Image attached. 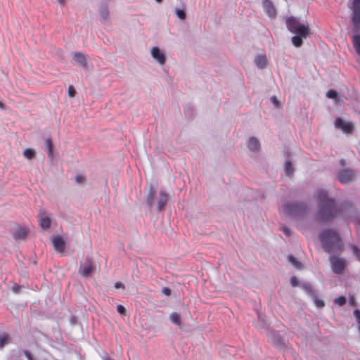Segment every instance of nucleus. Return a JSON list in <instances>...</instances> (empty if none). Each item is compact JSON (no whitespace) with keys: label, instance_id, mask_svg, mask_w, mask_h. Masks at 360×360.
Listing matches in <instances>:
<instances>
[{"label":"nucleus","instance_id":"nucleus-1","mask_svg":"<svg viewBox=\"0 0 360 360\" xmlns=\"http://www.w3.org/2000/svg\"><path fill=\"white\" fill-rule=\"evenodd\" d=\"M317 200L319 201L318 221L319 222L331 221L338 212L335 200L328 197V192L325 190L319 191Z\"/></svg>","mask_w":360,"mask_h":360},{"label":"nucleus","instance_id":"nucleus-2","mask_svg":"<svg viewBox=\"0 0 360 360\" xmlns=\"http://www.w3.org/2000/svg\"><path fill=\"white\" fill-rule=\"evenodd\" d=\"M319 238L325 252L331 255H338L342 252L343 243L337 231L326 229L319 234Z\"/></svg>","mask_w":360,"mask_h":360},{"label":"nucleus","instance_id":"nucleus-3","mask_svg":"<svg viewBox=\"0 0 360 360\" xmlns=\"http://www.w3.org/2000/svg\"><path fill=\"white\" fill-rule=\"evenodd\" d=\"M286 26L290 32L295 34L292 37V43L295 47H300L302 45L303 39H306L311 34L309 25L307 23H300L293 16L286 20Z\"/></svg>","mask_w":360,"mask_h":360},{"label":"nucleus","instance_id":"nucleus-4","mask_svg":"<svg viewBox=\"0 0 360 360\" xmlns=\"http://www.w3.org/2000/svg\"><path fill=\"white\" fill-rule=\"evenodd\" d=\"M284 212L295 219L304 217L309 211L306 202L300 201H290L286 202L283 206Z\"/></svg>","mask_w":360,"mask_h":360},{"label":"nucleus","instance_id":"nucleus-5","mask_svg":"<svg viewBox=\"0 0 360 360\" xmlns=\"http://www.w3.org/2000/svg\"><path fill=\"white\" fill-rule=\"evenodd\" d=\"M353 17L352 22L354 25L355 30H359L360 27V0H353Z\"/></svg>","mask_w":360,"mask_h":360},{"label":"nucleus","instance_id":"nucleus-6","mask_svg":"<svg viewBox=\"0 0 360 360\" xmlns=\"http://www.w3.org/2000/svg\"><path fill=\"white\" fill-rule=\"evenodd\" d=\"M329 260L331 264L332 270L337 274H342L345 267V263L344 260L337 258L335 256H330Z\"/></svg>","mask_w":360,"mask_h":360},{"label":"nucleus","instance_id":"nucleus-7","mask_svg":"<svg viewBox=\"0 0 360 360\" xmlns=\"http://www.w3.org/2000/svg\"><path fill=\"white\" fill-rule=\"evenodd\" d=\"M335 127L340 129L345 134H352L354 131V124L350 122H345L341 118H336L335 120Z\"/></svg>","mask_w":360,"mask_h":360},{"label":"nucleus","instance_id":"nucleus-8","mask_svg":"<svg viewBox=\"0 0 360 360\" xmlns=\"http://www.w3.org/2000/svg\"><path fill=\"white\" fill-rule=\"evenodd\" d=\"M354 177V172L352 169H342L337 174V179L343 184H349Z\"/></svg>","mask_w":360,"mask_h":360},{"label":"nucleus","instance_id":"nucleus-9","mask_svg":"<svg viewBox=\"0 0 360 360\" xmlns=\"http://www.w3.org/2000/svg\"><path fill=\"white\" fill-rule=\"evenodd\" d=\"M72 60L80 65L83 68H87V56L84 53L79 51H76L72 53Z\"/></svg>","mask_w":360,"mask_h":360},{"label":"nucleus","instance_id":"nucleus-10","mask_svg":"<svg viewBox=\"0 0 360 360\" xmlns=\"http://www.w3.org/2000/svg\"><path fill=\"white\" fill-rule=\"evenodd\" d=\"M264 10L266 15L271 18H275L276 17V11L273 3L270 0H264L262 2Z\"/></svg>","mask_w":360,"mask_h":360},{"label":"nucleus","instance_id":"nucleus-11","mask_svg":"<svg viewBox=\"0 0 360 360\" xmlns=\"http://www.w3.org/2000/svg\"><path fill=\"white\" fill-rule=\"evenodd\" d=\"M151 56L155 59L160 65H164L166 62V58L165 54L161 52L160 49L157 46H154L151 49Z\"/></svg>","mask_w":360,"mask_h":360},{"label":"nucleus","instance_id":"nucleus-12","mask_svg":"<svg viewBox=\"0 0 360 360\" xmlns=\"http://www.w3.org/2000/svg\"><path fill=\"white\" fill-rule=\"evenodd\" d=\"M93 269L94 266L92 262L88 259L85 261L84 266L80 267L79 273L83 277L87 278L91 276Z\"/></svg>","mask_w":360,"mask_h":360},{"label":"nucleus","instance_id":"nucleus-13","mask_svg":"<svg viewBox=\"0 0 360 360\" xmlns=\"http://www.w3.org/2000/svg\"><path fill=\"white\" fill-rule=\"evenodd\" d=\"M39 225L43 229H48L51 226V219L49 216L46 215L44 210L40 211L39 214Z\"/></svg>","mask_w":360,"mask_h":360},{"label":"nucleus","instance_id":"nucleus-14","mask_svg":"<svg viewBox=\"0 0 360 360\" xmlns=\"http://www.w3.org/2000/svg\"><path fill=\"white\" fill-rule=\"evenodd\" d=\"M168 202V195L165 191H160L158 200L157 211L161 212Z\"/></svg>","mask_w":360,"mask_h":360},{"label":"nucleus","instance_id":"nucleus-15","mask_svg":"<svg viewBox=\"0 0 360 360\" xmlns=\"http://www.w3.org/2000/svg\"><path fill=\"white\" fill-rule=\"evenodd\" d=\"M269 338H271V340L272 343L276 346L280 347L284 345V340L280 335V333L277 331H271L269 333Z\"/></svg>","mask_w":360,"mask_h":360},{"label":"nucleus","instance_id":"nucleus-16","mask_svg":"<svg viewBox=\"0 0 360 360\" xmlns=\"http://www.w3.org/2000/svg\"><path fill=\"white\" fill-rule=\"evenodd\" d=\"M28 232V229L18 227L13 233V238L15 240H25L27 236Z\"/></svg>","mask_w":360,"mask_h":360},{"label":"nucleus","instance_id":"nucleus-17","mask_svg":"<svg viewBox=\"0 0 360 360\" xmlns=\"http://www.w3.org/2000/svg\"><path fill=\"white\" fill-rule=\"evenodd\" d=\"M52 243L56 251L59 252H63L64 251L65 243L60 236L53 238L52 239Z\"/></svg>","mask_w":360,"mask_h":360},{"label":"nucleus","instance_id":"nucleus-18","mask_svg":"<svg viewBox=\"0 0 360 360\" xmlns=\"http://www.w3.org/2000/svg\"><path fill=\"white\" fill-rule=\"evenodd\" d=\"M250 150L257 152L260 150L261 146L259 140L255 137H250L248 143Z\"/></svg>","mask_w":360,"mask_h":360},{"label":"nucleus","instance_id":"nucleus-19","mask_svg":"<svg viewBox=\"0 0 360 360\" xmlns=\"http://www.w3.org/2000/svg\"><path fill=\"white\" fill-rule=\"evenodd\" d=\"M255 65L259 68V69H263L266 67V56L265 55H259V56H257L255 58Z\"/></svg>","mask_w":360,"mask_h":360},{"label":"nucleus","instance_id":"nucleus-20","mask_svg":"<svg viewBox=\"0 0 360 360\" xmlns=\"http://www.w3.org/2000/svg\"><path fill=\"white\" fill-rule=\"evenodd\" d=\"M155 195V191L150 186L148 192L146 195V204L149 207H151L154 204V196Z\"/></svg>","mask_w":360,"mask_h":360},{"label":"nucleus","instance_id":"nucleus-21","mask_svg":"<svg viewBox=\"0 0 360 360\" xmlns=\"http://www.w3.org/2000/svg\"><path fill=\"white\" fill-rule=\"evenodd\" d=\"M99 13H100V17H101V21H105L108 19L109 11L106 6H103L101 8V9L99 11Z\"/></svg>","mask_w":360,"mask_h":360},{"label":"nucleus","instance_id":"nucleus-22","mask_svg":"<svg viewBox=\"0 0 360 360\" xmlns=\"http://www.w3.org/2000/svg\"><path fill=\"white\" fill-rule=\"evenodd\" d=\"M288 258L289 262L291 263L296 269H302L303 268L302 264L297 261V259L292 255H289Z\"/></svg>","mask_w":360,"mask_h":360},{"label":"nucleus","instance_id":"nucleus-23","mask_svg":"<svg viewBox=\"0 0 360 360\" xmlns=\"http://www.w3.org/2000/svg\"><path fill=\"white\" fill-rule=\"evenodd\" d=\"M169 319L173 323L177 326H181V318L179 313L172 312L169 316Z\"/></svg>","mask_w":360,"mask_h":360},{"label":"nucleus","instance_id":"nucleus-24","mask_svg":"<svg viewBox=\"0 0 360 360\" xmlns=\"http://www.w3.org/2000/svg\"><path fill=\"white\" fill-rule=\"evenodd\" d=\"M353 44L356 53L360 55V35L356 34L353 36Z\"/></svg>","mask_w":360,"mask_h":360},{"label":"nucleus","instance_id":"nucleus-25","mask_svg":"<svg viewBox=\"0 0 360 360\" xmlns=\"http://www.w3.org/2000/svg\"><path fill=\"white\" fill-rule=\"evenodd\" d=\"M302 288L309 295V297L314 295V293L316 292L311 285L308 283H302Z\"/></svg>","mask_w":360,"mask_h":360},{"label":"nucleus","instance_id":"nucleus-26","mask_svg":"<svg viewBox=\"0 0 360 360\" xmlns=\"http://www.w3.org/2000/svg\"><path fill=\"white\" fill-rule=\"evenodd\" d=\"M285 171L288 176H292L294 173V168L292 162L290 160H286L285 162Z\"/></svg>","mask_w":360,"mask_h":360},{"label":"nucleus","instance_id":"nucleus-27","mask_svg":"<svg viewBox=\"0 0 360 360\" xmlns=\"http://www.w3.org/2000/svg\"><path fill=\"white\" fill-rule=\"evenodd\" d=\"M23 155L27 159H32L36 156V150L33 148H26L23 151Z\"/></svg>","mask_w":360,"mask_h":360},{"label":"nucleus","instance_id":"nucleus-28","mask_svg":"<svg viewBox=\"0 0 360 360\" xmlns=\"http://www.w3.org/2000/svg\"><path fill=\"white\" fill-rule=\"evenodd\" d=\"M46 145L48 150L49 157L51 159L53 158V143L51 138H48L46 139Z\"/></svg>","mask_w":360,"mask_h":360},{"label":"nucleus","instance_id":"nucleus-29","mask_svg":"<svg viewBox=\"0 0 360 360\" xmlns=\"http://www.w3.org/2000/svg\"><path fill=\"white\" fill-rule=\"evenodd\" d=\"M311 297L313 299V301L317 307L321 308L324 307V302L318 297L316 292L314 293V295H311Z\"/></svg>","mask_w":360,"mask_h":360},{"label":"nucleus","instance_id":"nucleus-30","mask_svg":"<svg viewBox=\"0 0 360 360\" xmlns=\"http://www.w3.org/2000/svg\"><path fill=\"white\" fill-rule=\"evenodd\" d=\"M8 335L7 333H4L0 335V349L4 347V346L7 344L8 340Z\"/></svg>","mask_w":360,"mask_h":360},{"label":"nucleus","instance_id":"nucleus-31","mask_svg":"<svg viewBox=\"0 0 360 360\" xmlns=\"http://www.w3.org/2000/svg\"><path fill=\"white\" fill-rule=\"evenodd\" d=\"M347 302L345 296H340L334 300V302L339 306H343Z\"/></svg>","mask_w":360,"mask_h":360},{"label":"nucleus","instance_id":"nucleus-32","mask_svg":"<svg viewBox=\"0 0 360 360\" xmlns=\"http://www.w3.org/2000/svg\"><path fill=\"white\" fill-rule=\"evenodd\" d=\"M75 180L77 181V184H81V185H83L85 184L86 182V178L84 176L82 175V174H77L76 176H75Z\"/></svg>","mask_w":360,"mask_h":360},{"label":"nucleus","instance_id":"nucleus-33","mask_svg":"<svg viewBox=\"0 0 360 360\" xmlns=\"http://www.w3.org/2000/svg\"><path fill=\"white\" fill-rule=\"evenodd\" d=\"M326 96L329 98L335 99L338 96V93H337V91L335 90L330 89V90L328 91V92L326 94Z\"/></svg>","mask_w":360,"mask_h":360},{"label":"nucleus","instance_id":"nucleus-34","mask_svg":"<svg viewBox=\"0 0 360 360\" xmlns=\"http://www.w3.org/2000/svg\"><path fill=\"white\" fill-rule=\"evenodd\" d=\"M175 13L181 20H184L186 18V13L184 10L176 8L175 10Z\"/></svg>","mask_w":360,"mask_h":360},{"label":"nucleus","instance_id":"nucleus-35","mask_svg":"<svg viewBox=\"0 0 360 360\" xmlns=\"http://www.w3.org/2000/svg\"><path fill=\"white\" fill-rule=\"evenodd\" d=\"M76 94V91L73 86L70 85L68 87V95L70 97H74Z\"/></svg>","mask_w":360,"mask_h":360},{"label":"nucleus","instance_id":"nucleus-36","mask_svg":"<svg viewBox=\"0 0 360 360\" xmlns=\"http://www.w3.org/2000/svg\"><path fill=\"white\" fill-rule=\"evenodd\" d=\"M117 311L119 314H122V315H126V309L125 308L122 306V305H117Z\"/></svg>","mask_w":360,"mask_h":360},{"label":"nucleus","instance_id":"nucleus-37","mask_svg":"<svg viewBox=\"0 0 360 360\" xmlns=\"http://www.w3.org/2000/svg\"><path fill=\"white\" fill-rule=\"evenodd\" d=\"M22 288V286L20 285H18V284H15L12 286V291L14 292V293H20V289Z\"/></svg>","mask_w":360,"mask_h":360},{"label":"nucleus","instance_id":"nucleus-38","mask_svg":"<svg viewBox=\"0 0 360 360\" xmlns=\"http://www.w3.org/2000/svg\"><path fill=\"white\" fill-rule=\"evenodd\" d=\"M290 283L292 287H296L299 285V281L297 280V278L295 276H292L290 278Z\"/></svg>","mask_w":360,"mask_h":360},{"label":"nucleus","instance_id":"nucleus-39","mask_svg":"<svg viewBox=\"0 0 360 360\" xmlns=\"http://www.w3.org/2000/svg\"><path fill=\"white\" fill-rule=\"evenodd\" d=\"M271 101L272 102V103L276 106V107H279L280 106V103L278 101V100L277 99L276 96H273L271 97Z\"/></svg>","mask_w":360,"mask_h":360},{"label":"nucleus","instance_id":"nucleus-40","mask_svg":"<svg viewBox=\"0 0 360 360\" xmlns=\"http://www.w3.org/2000/svg\"><path fill=\"white\" fill-rule=\"evenodd\" d=\"M281 231L285 234L287 236H289L292 234L291 230L288 227L281 228Z\"/></svg>","mask_w":360,"mask_h":360},{"label":"nucleus","instance_id":"nucleus-41","mask_svg":"<svg viewBox=\"0 0 360 360\" xmlns=\"http://www.w3.org/2000/svg\"><path fill=\"white\" fill-rule=\"evenodd\" d=\"M354 316H355L357 322L360 324V311L359 309H355L354 311Z\"/></svg>","mask_w":360,"mask_h":360},{"label":"nucleus","instance_id":"nucleus-42","mask_svg":"<svg viewBox=\"0 0 360 360\" xmlns=\"http://www.w3.org/2000/svg\"><path fill=\"white\" fill-rule=\"evenodd\" d=\"M162 292L167 296H169L171 295V290L167 287L163 288Z\"/></svg>","mask_w":360,"mask_h":360},{"label":"nucleus","instance_id":"nucleus-43","mask_svg":"<svg viewBox=\"0 0 360 360\" xmlns=\"http://www.w3.org/2000/svg\"><path fill=\"white\" fill-rule=\"evenodd\" d=\"M258 321L260 322V327H262V328L266 327V326H267L266 323L264 321L262 320V317L260 315H258Z\"/></svg>","mask_w":360,"mask_h":360},{"label":"nucleus","instance_id":"nucleus-44","mask_svg":"<svg viewBox=\"0 0 360 360\" xmlns=\"http://www.w3.org/2000/svg\"><path fill=\"white\" fill-rule=\"evenodd\" d=\"M23 353L27 357V360H33L32 355L29 351L25 350Z\"/></svg>","mask_w":360,"mask_h":360},{"label":"nucleus","instance_id":"nucleus-45","mask_svg":"<svg viewBox=\"0 0 360 360\" xmlns=\"http://www.w3.org/2000/svg\"><path fill=\"white\" fill-rule=\"evenodd\" d=\"M115 288L124 289L125 286L122 282H116L115 283Z\"/></svg>","mask_w":360,"mask_h":360},{"label":"nucleus","instance_id":"nucleus-46","mask_svg":"<svg viewBox=\"0 0 360 360\" xmlns=\"http://www.w3.org/2000/svg\"><path fill=\"white\" fill-rule=\"evenodd\" d=\"M349 304L353 305V306H354L356 304V300L353 296L349 297Z\"/></svg>","mask_w":360,"mask_h":360},{"label":"nucleus","instance_id":"nucleus-47","mask_svg":"<svg viewBox=\"0 0 360 360\" xmlns=\"http://www.w3.org/2000/svg\"><path fill=\"white\" fill-rule=\"evenodd\" d=\"M0 108L5 109V105L1 101H0Z\"/></svg>","mask_w":360,"mask_h":360},{"label":"nucleus","instance_id":"nucleus-48","mask_svg":"<svg viewBox=\"0 0 360 360\" xmlns=\"http://www.w3.org/2000/svg\"><path fill=\"white\" fill-rule=\"evenodd\" d=\"M65 0H58V3L61 5H63Z\"/></svg>","mask_w":360,"mask_h":360},{"label":"nucleus","instance_id":"nucleus-49","mask_svg":"<svg viewBox=\"0 0 360 360\" xmlns=\"http://www.w3.org/2000/svg\"><path fill=\"white\" fill-rule=\"evenodd\" d=\"M105 360H112V359H110V357L107 356V357H105Z\"/></svg>","mask_w":360,"mask_h":360},{"label":"nucleus","instance_id":"nucleus-50","mask_svg":"<svg viewBox=\"0 0 360 360\" xmlns=\"http://www.w3.org/2000/svg\"><path fill=\"white\" fill-rule=\"evenodd\" d=\"M158 3H161L162 2L163 0H155Z\"/></svg>","mask_w":360,"mask_h":360},{"label":"nucleus","instance_id":"nucleus-51","mask_svg":"<svg viewBox=\"0 0 360 360\" xmlns=\"http://www.w3.org/2000/svg\"><path fill=\"white\" fill-rule=\"evenodd\" d=\"M344 162H345L344 160H342L340 161V163H341V165H344Z\"/></svg>","mask_w":360,"mask_h":360}]
</instances>
